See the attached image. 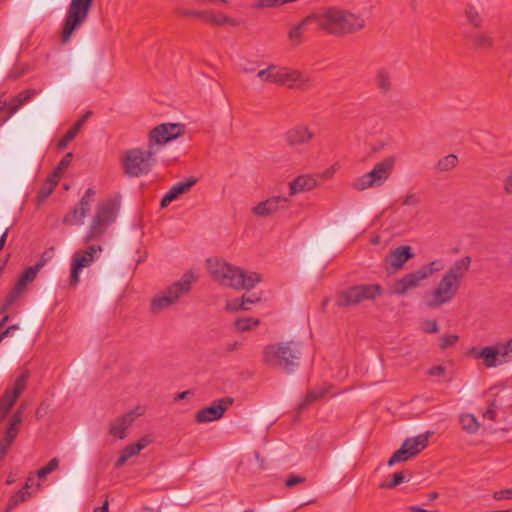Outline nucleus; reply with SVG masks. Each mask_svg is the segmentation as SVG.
I'll list each match as a JSON object with an SVG mask.
<instances>
[{
    "label": "nucleus",
    "instance_id": "f257e3e1",
    "mask_svg": "<svg viewBox=\"0 0 512 512\" xmlns=\"http://www.w3.org/2000/svg\"><path fill=\"white\" fill-rule=\"evenodd\" d=\"M185 126L180 123H162L154 127L149 133L148 150L140 148L130 149L123 159V168L130 177H139L148 174L155 163V145H165L181 137Z\"/></svg>",
    "mask_w": 512,
    "mask_h": 512
},
{
    "label": "nucleus",
    "instance_id": "f03ea898",
    "mask_svg": "<svg viewBox=\"0 0 512 512\" xmlns=\"http://www.w3.org/2000/svg\"><path fill=\"white\" fill-rule=\"evenodd\" d=\"M471 263V256H464L455 261L442 276L438 285L431 291L426 305L429 308H438L450 302L458 293Z\"/></svg>",
    "mask_w": 512,
    "mask_h": 512
},
{
    "label": "nucleus",
    "instance_id": "7ed1b4c3",
    "mask_svg": "<svg viewBox=\"0 0 512 512\" xmlns=\"http://www.w3.org/2000/svg\"><path fill=\"white\" fill-rule=\"evenodd\" d=\"M316 26L334 36L354 34L365 27V20L344 9L328 7L315 12Z\"/></svg>",
    "mask_w": 512,
    "mask_h": 512
},
{
    "label": "nucleus",
    "instance_id": "20e7f679",
    "mask_svg": "<svg viewBox=\"0 0 512 512\" xmlns=\"http://www.w3.org/2000/svg\"><path fill=\"white\" fill-rule=\"evenodd\" d=\"M207 267L212 277L222 285L237 290H249L261 281L260 274L246 273L244 270L226 263L222 259L210 258Z\"/></svg>",
    "mask_w": 512,
    "mask_h": 512
},
{
    "label": "nucleus",
    "instance_id": "39448f33",
    "mask_svg": "<svg viewBox=\"0 0 512 512\" xmlns=\"http://www.w3.org/2000/svg\"><path fill=\"white\" fill-rule=\"evenodd\" d=\"M301 352L293 341L267 345L263 351V359L272 367H280L291 373L299 366Z\"/></svg>",
    "mask_w": 512,
    "mask_h": 512
},
{
    "label": "nucleus",
    "instance_id": "423d86ee",
    "mask_svg": "<svg viewBox=\"0 0 512 512\" xmlns=\"http://www.w3.org/2000/svg\"><path fill=\"white\" fill-rule=\"evenodd\" d=\"M119 204L107 199L98 203L92 218L86 241L100 240L109 226L116 220Z\"/></svg>",
    "mask_w": 512,
    "mask_h": 512
},
{
    "label": "nucleus",
    "instance_id": "0eeeda50",
    "mask_svg": "<svg viewBox=\"0 0 512 512\" xmlns=\"http://www.w3.org/2000/svg\"><path fill=\"white\" fill-rule=\"evenodd\" d=\"M444 264L441 260H434L422 265L419 269L412 271L396 280L391 287V293L405 295L409 290L417 288L421 281L428 279L435 272L443 270Z\"/></svg>",
    "mask_w": 512,
    "mask_h": 512
},
{
    "label": "nucleus",
    "instance_id": "6e6552de",
    "mask_svg": "<svg viewBox=\"0 0 512 512\" xmlns=\"http://www.w3.org/2000/svg\"><path fill=\"white\" fill-rule=\"evenodd\" d=\"M196 279L195 275L189 271L182 278L169 286L165 291L157 294L151 302V310L159 312L170 307L180 297L191 290V284Z\"/></svg>",
    "mask_w": 512,
    "mask_h": 512
},
{
    "label": "nucleus",
    "instance_id": "1a4fd4ad",
    "mask_svg": "<svg viewBox=\"0 0 512 512\" xmlns=\"http://www.w3.org/2000/svg\"><path fill=\"white\" fill-rule=\"evenodd\" d=\"M93 2L94 0H71L63 24V42H67L73 32L86 21Z\"/></svg>",
    "mask_w": 512,
    "mask_h": 512
},
{
    "label": "nucleus",
    "instance_id": "9d476101",
    "mask_svg": "<svg viewBox=\"0 0 512 512\" xmlns=\"http://www.w3.org/2000/svg\"><path fill=\"white\" fill-rule=\"evenodd\" d=\"M29 376V370H24L16 378L13 385L5 389L0 398V422L8 416L20 395L26 390Z\"/></svg>",
    "mask_w": 512,
    "mask_h": 512
},
{
    "label": "nucleus",
    "instance_id": "9b49d317",
    "mask_svg": "<svg viewBox=\"0 0 512 512\" xmlns=\"http://www.w3.org/2000/svg\"><path fill=\"white\" fill-rule=\"evenodd\" d=\"M272 84L283 85L289 88L297 87L305 90L311 86L310 78L304 73L287 67L274 65Z\"/></svg>",
    "mask_w": 512,
    "mask_h": 512
},
{
    "label": "nucleus",
    "instance_id": "f8f14e48",
    "mask_svg": "<svg viewBox=\"0 0 512 512\" xmlns=\"http://www.w3.org/2000/svg\"><path fill=\"white\" fill-rule=\"evenodd\" d=\"M233 403L234 399L232 397L217 399L213 401L210 406H207L197 412L196 421L199 423H205L218 420Z\"/></svg>",
    "mask_w": 512,
    "mask_h": 512
},
{
    "label": "nucleus",
    "instance_id": "ddd939ff",
    "mask_svg": "<svg viewBox=\"0 0 512 512\" xmlns=\"http://www.w3.org/2000/svg\"><path fill=\"white\" fill-rule=\"evenodd\" d=\"M96 251H101V246H89L83 254L75 253L72 259L70 283L76 285L79 282L81 269L88 267L94 260Z\"/></svg>",
    "mask_w": 512,
    "mask_h": 512
},
{
    "label": "nucleus",
    "instance_id": "4468645a",
    "mask_svg": "<svg viewBox=\"0 0 512 512\" xmlns=\"http://www.w3.org/2000/svg\"><path fill=\"white\" fill-rule=\"evenodd\" d=\"M289 198L273 196L258 203L252 209V213L258 217H267L274 215L278 211L285 210L289 206Z\"/></svg>",
    "mask_w": 512,
    "mask_h": 512
},
{
    "label": "nucleus",
    "instance_id": "2eb2a0df",
    "mask_svg": "<svg viewBox=\"0 0 512 512\" xmlns=\"http://www.w3.org/2000/svg\"><path fill=\"white\" fill-rule=\"evenodd\" d=\"M181 16L185 17H198L207 23H211L214 25H225L229 24L235 26V21L229 16L223 13H215L211 10H191V9H182L179 11Z\"/></svg>",
    "mask_w": 512,
    "mask_h": 512
},
{
    "label": "nucleus",
    "instance_id": "dca6fc26",
    "mask_svg": "<svg viewBox=\"0 0 512 512\" xmlns=\"http://www.w3.org/2000/svg\"><path fill=\"white\" fill-rule=\"evenodd\" d=\"M314 136V132L308 126L297 124L286 131L284 139L288 146L295 148L308 144Z\"/></svg>",
    "mask_w": 512,
    "mask_h": 512
},
{
    "label": "nucleus",
    "instance_id": "f3484780",
    "mask_svg": "<svg viewBox=\"0 0 512 512\" xmlns=\"http://www.w3.org/2000/svg\"><path fill=\"white\" fill-rule=\"evenodd\" d=\"M465 39L475 50L488 51L495 45L494 38L488 32L478 30H467L464 34Z\"/></svg>",
    "mask_w": 512,
    "mask_h": 512
},
{
    "label": "nucleus",
    "instance_id": "a211bd4d",
    "mask_svg": "<svg viewBox=\"0 0 512 512\" xmlns=\"http://www.w3.org/2000/svg\"><path fill=\"white\" fill-rule=\"evenodd\" d=\"M467 354L475 359H482L486 368H493L502 365L496 345L486 346L481 349L472 347L468 350Z\"/></svg>",
    "mask_w": 512,
    "mask_h": 512
},
{
    "label": "nucleus",
    "instance_id": "6ab92c4d",
    "mask_svg": "<svg viewBox=\"0 0 512 512\" xmlns=\"http://www.w3.org/2000/svg\"><path fill=\"white\" fill-rule=\"evenodd\" d=\"M373 83L381 94H389L394 87L393 73L391 69L386 66L378 67L374 72Z\"/></svg>",
    "mask_w": 512,
    "mask_h": 512
},
{
    "label": "nucleus",
    "instance_id": "aec40b11",
    "mask_svg": "<svg viewBox=\"0 0 512 512\" xmlns=\"http://www.w3.org/2000/svg\"><path fill=\"white\" fill-rule=\"evenodd\" d=\"M196 183L197 178L192 176L186 179L185 181H181L173 185L161 199V208H166L172 201L176 200L180 195L187 193Z\"/></svg>",
    "mask_w": 512,
    "mask_h": 512
},
{
    "label": "nucleus",
    "instance_id": "412c9836",
    "mask_svg": "<svg viewBox=\"0 0 512 512\" xmlns=\"http://www.w3.org/2000/svg\"><path fill=\"white\" fill-rule=\"evenodd\" d=\"M413 257L414 253L412 252V248L407 245H402L391 251V253L386 258V262L394 269L398 270Z\"/></svg>",
    "mask_w": 512,
    "mask_h": 512
},
{
    "label": "nucleus",
    "instance_id": "4be33fe9",
    "mask_svg": "<svg viewBox=\"0 0 512 512\" xmlns=\"http://www.w3.org/2000/svg\"><path fill=\"white\" fill-rule=\"evenodd\" d=\"M135 420V411H129L128 413L118 417L114 422L111 423L109 428L110 435L123 439L126 437V429L131 426Z\"/></svg>",
    "mask_w": 512,
    "mask_h": 512
},
{
    "label": "nucleus",
    "instance_id": "5701e85b",
    "mask_svg": "<svg viewBox=\"0 0 512 512\" xmlns=\"http://www.w3.org/2000/svg\"><path fill=\"white\" fill-rule=\"evenodd\" d=\"M383 183L382 176L372 169L370 172L356 178L352 183V188L356 191H364L368 188L379 187Z\"/></svg>",
    "mask_w": 512,
    "mask_h": 512
},
{
    "label": "nucleus",
    "instance_id": "b1692460",
    "mask_svg": "<svg viewBox=\"0 0 512 512\" xmlns=\"http://www.w3.org/2000/svg\"><path fill=\"white\" fill-rule=\"evenodd\" d=\"M316 19L315 13H311L289 30L288 38L292 41L293 45L298 46L302 43L304 32L310 25H316Z\"/></svg>",
    "mask_w": 512,
    "mask_h": 512
},
{
    "label": "nucleus",
    "instance_id": "393cba45",
    "mask_svg": "<svg viewBox=\"0 0 512 512\" xmlns=\"http://www.w3.org/2000/svg\"><path fill=\"white\" fill-rule=\"evenodd\" d=\"M38 93V90L28 88L12 97L8 105V115L6 119L13 116L22 107V105L32 100L36 95H38Z\"/></svg>",
    "mask_w": 512,
    "mask_h": 512
},
{
    "label": "nucleus",
    "instance_id": "a878e982",
    "mask_svg": "<svg viewBox=\"0 0 512 512\" xmlns=\"http://www.w3.org/2000/svg\"><path fill=\"white\" fill-rule=\"evenodd\" d=\"M317 181L310 175H300L289 183V195H296L301 192L315 188Z\"/></svg>",
    "mask_w": 512,
    "mask_h": 512
},
{
    "label": "nucleus",
    "instance_id": "bb28decb",
    "mask_svg": "<svg viewBox=\"0 0 512 512\" xmlns=\"http://www.w3.org/2000/svg\"><path fill=\"white\" fill-rule=\"evenodd\" d=\"M463 14L467 25L471 27L469 30H478L483 27L484 18L474 5L467 4L464 8Z\"/></svg>",
    "mask_w": 512,
    "mask_h": 512
},
{
    "label": "nucleus",
    "instance_id": "cd10ccee",
    "mask_svg": "<svg viewBox=\"0 0 512 512\" xmlns=\"http://www.w3.org/2000/svg\"><path fill=\"white\" fill-rule=\"evenodd\" d=\"M432 432H425L412 438H407L404 443H407V448L412 452L410 455L416 456L428 446L429 438Z\"/></svg>",
    "mask_w": 512,
    "mask_h": 512
},
{
    "label": "nucleus",
    "instance_id": "c85d7f7f",
    "mask_svg": "<svg viewBox=\"0 0 512 512\" xmlns=\"http://www.w3.org/2000/svg\"><path fill=\"white\" fill-rule=\"evenodd\" d=\"M356 285L351 286L348 289L342 291L337 300L336 304L339 307H348L351 305H357L361 303L360 295L358 293Z\"/></svg>",
    "mask_w": 512,
    "mask_h": 512
},
{
    "label": "nucleus",
    "instance_id": "c756f323",
    "mask_svg": "<svg viewBox=\"0 0 512 512\" xmlns=\"http://www.w3.org/2000/svg\"><path fill=\"white\" fill-rule=\"evenodd\" d=\"M27 284L19 278L12 290L6 296L2 307L0 308L1 313L7 312L9 307L20 297V295L26 290Z\"/></svg>",
    "mask_w": 512,
    "mask_h": 512
},
{
    "label": "nucleus",
    "instance_id": "7c9ffc66",
    "mask_svg": "<svg viewBox=\"0 0 512 512\" xmlns=\"http://www.w3.org/2000/svg\"><path fill=\"white\" fill-rule=\"evenodd\" d=\"M358 293L360 295L361 302L365 300H374L381 296L383 288L379 284H360L356 285Z\"/></svg>",
    "mask_w": 512,
    "mask_h": 512
},
{
    "label": "nucleus",
    "instance_id": "2f4dec72",
    "mask_svg": "<svg viewBox=\"0 0 512 512\" xmlns=\"http://www.w3.org/2000/svg\"><path fill=\"white\" fill-rule=\"evenodd\" d=\"M22 420H19V416L18 415H12L10 420H9V423H8V426H7V429L5 431V435L2 439V441L10 445L13 444L14 440L16 439L19 431H20V426L22 424Z\"/></svg>",
    "mask_w": 512,
    "mask_h": 512
},
{
    "label": "nucleus",
    "instance_id": "473e14b6",
    "mask_svg": "<svg viewBox=\"0 0 512 512\" xmlns=\"http://www.w3.org/2000/svg\"><path fill=\"white\" fill-rule=\"evenodd\" d=\"M395 166V157L389 156L382 161L378 162L374 166V170L378 173V175L382 176V180L385 182L391 175Z\"/></svg>",
    "mask_w": 512,
    "mask_h": 512
},
{
    "label": "nucleus",
    "instance_id": "72a5a7b5",
    "mask_svg": "<svg viewBox=\"0 0 512 512\" xmlns=\"http://www.w3.org/2000/svg\"><path fill=\"white\" fill-rule=\"evenodd\" d=\"M327 391L328 389L323 387L309 390L300 402L298 409L300 411L306 410L313 402L321 399Z\"/></svg>",
    "mask_w": 512,
    "mask_h": 512
},
{
    "label": "nucleus",
    "instance_id": "f704fd0d",
    "mask_svg": "<svg viewBox=\"0 0 512 512\" xmlns=\"http://www.w3.org/2000/svg\"><path fill=\"white\" fill-rule=\"evenodd\" d=\"M459 421L462 429L469 434H475L480 427L477 418L473 414H461Z\"/></svg>",
    "mask_w": 512,
    "mask_h": 512
},
{
    "label": "nucleus",
    "instance_id": "c9c22d12",
    "mask_svg": "<svg viewBox=\"0 0 512 512\" xmlns=\"http://www.w3.org/2000/svg\"><path fill=\"white\" fill-rule=\"evenodd\" d=\"M86 217L84 210L75 206L69 213L63 217V224L65 225H80L83 224L84 218Z\"/></svg>",
    "mask_w": 512,
    "mask_h": 512
},
{
    "label": "nucleus",
    "instance_id": "e433bc0d",
    "mask_svg": "<svg viewBox=\"0 0 512 512\" xmlns=\"http://www.w3.org/2000/svg\"><path fill=\"white\" fill-rule=\"evenodd\" d=\"M46 259H44V256L38 261L35 265L30 266L26 268L20 278L26 283L29 284L35 280L37 277L38 272L41 270V268L45 265Z\"/></svg>",
    "mask_w": 512,
    "mask_h": 512
},
{
    "label": "nucleus",
    "instance_id": "4c0bfd02",
    "mask_svg": "<svg viewBox=\"0 0 512 512\" xmlns=\"http://www.w3.org/2000/svg\"><path fill=\"white\" fill-rule=\"evenodd\" d=\"M407 446V443H402L401 447L397 451H395L388 460V466H393L398 462H405L410 458L414 457V455H410V453L412 452L407 448Z\"/></svg>",
    "mask_w": 512,
    "mask_h": 512
},
{
    "label": "nucleus",
    "instance_id": "58836bf2",
    "mask_svg": "<svg viewBox=\"0 0 512 512\" xmlns=\"http://www.w3.org/2000/svg\"><path fill=\"white\" fill-rule=\"evenodd\" d=\"M260 324V320L254 317H240L235 320V328L239 332L250 331Z\"/></svg>",
    "mask_w": 512,
    "mask_h": 512
},
{
    "label": "nucleus",
    "instance_id": "ea45409f",
    "mask_svg": "<svg viewBox=\"0 0 512 512\" xmlns=\"http://www.w3.org/2000/svg\"><path fill=\"white\" fill-rule=\"evenodd\" d=\"M458 164V157L455 154H449L441 158L435 165V169L439 172L450 171Z\"/></svg>",
    "mask_w": 512,
    "mask_h": 512
},
{
    "label": "nucleus",
    "instance_id": "a19ab883",
    "mask_svg": "<svg viewBox=\"0 0 512 512\" xmlns=\"http://www.w3.org/2000/svg\"><path fill=\"white\" fill-rule=\"evenodd\" d=\"M495 345L499 352L501 364L509 362L512 359V338L507 342H498Z\"/></svg>",
    "mask_w": 512,
    "mask_h": 512
},
{
    "label": "nucleus",
    "instance_id": "79ce46f5",
    "mask_svg": "<svg viewBox=\"0 0 512 512\" xmlns=\"http://www.w3.org/2000/svg\"><path fill=\"white\" fill-rule=\"evenodd\" d=\"M148 444V441L144 438L140 439L136 443L130 444L126 446L122 453L129 459L132 456L137 455L141 450H143Z\"/></svg>",
    "mask_w": 512,
    "mask_h": 512
},
{
    "label": "nucleus",
    "instance_id": "37998d69",
    "mask_svg": "<svg viewBox=\"0 0 512 512\" xmlns=\"http://www.w3.org/2000/svg\"><path fill=\"white\" fill-rule=\"evenodd\" d=\"M291 2L292 0H256L252 7L256 9L275 8Z\"/></svg>",
    "mask_w": 512,
    "mask_h": 512
},
{
    "label": "nucleus",
    "instance_id": "c03bdc74",
    "mask_svg": "<svg viewBox=\"0 0 512 512\" xmlns=\"http://www.w3.org/2000/svg\"><path fill=\"white\" fill-rule=\"evenodd\" d=\"M95 194L96 192L93 188H88L77 205L80 209L84 210L85 215H87L88 211L90 210V205Z\"/></svg>",
    "mask_w": 512,
    "mask_h": 512
},
{
    "label": "nucleus",
    "instance_id": "a18cd8bd",
    "mask_svg": "<svg viewBox=\"0 0 512 512\" xmlns=\"http://www.w3.org/2000/svg\"><path fill=\"white\" fill-rule=\"evenodd\" d=\"M60 460L57 457L52 458L44 467L37 471L39 479L45 478L48 474L52 473L59 467Z\"/></svg>",
    "mask_w": 512,
    "mask_h": 512
},
{
    "label": "nucleus",
    "instance_id": "49530a36",
    "mask_svg": "<svg viewBox=\"0 0 512 512\" xmlns=\"http://www.w3.org/2000/svg\"><path fill=\"white\" fill-rule=\"evenodd\" d=\"M459 341V336L456 334L444 335L439 338V349L445 351L449 347L454 346Z\"/></svg>",
    "mask_w": 512,
    "mask_h": 512
},
{
    "label": "nucleus",
    "instance_id": "de8ad7c7",
    "mask_svg": "<svg viewBox=\"0 0 512 512\" xmlns=\"http://www.w3.org/2000/svg\"><path fill=\"white\" fill-rule=\"evenodd\" d=\"M78 135V132L71 127L58 141L57 148L59 150L65 149L68 144Z\"/></svg>",
    "mask_w": 512,
    "mask_h": 512
},
{
    "label": "nucleus",
    "instance_id": "09e8293b",
    "mask_svg": "<svg viewBox=\"0 0 512 512\" xmlns=\"http://www.w3.org/2000/svg\"><path fill=\"white\" fill-rule=\"evenodd\" d=\"M226 310L229 311H239V310H249L248 306H245L243 297L235 298L226 303Z\"/></svg>",
    "mask_w": 512,
    "mask_h": 512
},
{
    "label": "nucleus",
    "instance_id": "8fccbe9b",
    "mask_svg": "<svg viewBox=\"0 0 512 512\" xmlns=\"http://www.w3.org/2000/svg\"><path fill=\"white\" fill-rule=\"evenodd\" d=\"M405 480L404 472H396L393 474V478L390 482L381 483L380 488H395L396 486L403 483Z\"/></svg>",
    "mask_w": 512,
    "mask_h": 512
},
{
    "label": "nucleus",
    "instance_id": "3c124183",
    "mask_svg": "<svg viewBox=\"0 0 512 512\" xmlns=\"http://www.w3.org/2000/svg\"><path fill=\"white\" fill-rule=\"evenodd\" d=\"M29 484L26 483L25 487L17 491L15 494L11 496V499L14 500L18 505L25 502L29 497L30 493L28 491Z\"/></svg>",
    "mask_w": 512,
    "mask_h": 512
},
{
    "label": "nucleus",
    "instance_id": "603ef678",
    "mask_svg": "<svg viewBox=\"0 0 512 512\" xmlns=\"http://www.w3.org/2000/svg\"><path fill=\"white\" fill-rule=\"evenodd\" d=\"M73 158V153L68 152L65 154V156L61 159V161L58 163V165L54 168L56 170V174L61 173L62 175L66 172L68 169L71 160Z\"/></svg>",
    "mask_w": 512,
    "mask_h": 512
},
{
    "label": "nucleus",
    "instance_id": "864d4df0",
    "mask_svg": "<svg viewBox=\"0 0 512 512\" xmlns=\"http://www.w3.org/2000/svg\"><path fill=\"white\" fill-rule=\"evenodd\" d=\"M54 190L55 187L45 182L42 188L38 191V202H43L47 197H49L53 193Z\"/></svg>",
    "mask_w": 512,
    "mask_h": 512
},
{
    "label": "nucleus",
    "instance_id": "5fc2aeb1",
    "mask_svg": "<svg viewBox=\"0 0 512 512\" xmlns=\"http://www.w3.org/2000/svg\"><path fill=\"white\" fill-rule=\"evenodd\" d=\"M274 64L268 65L266 69L260 70L257 76L263 81L267 83H272V74L274 72Z\"/></svg>",
    "mask_w": 512,
    "mask_h": 512
},
{
    "label": "nucleus",
    "instance_id": "6e6d98bb",
    "mask_svg": "<svg viewBox=\"0 0 512 512\" xmlns=\"http://www.w3.org/2000/svg\"><path fill=\"white\" fill-rule=\"evenodd\" d=\"M422 329L425 333L433 334L439 331V326L436 320H427L423 323Z\"/></svg>",
    "mask_w": 512,
    "mask_h": 512
},
{
    "label": "nucleus",
    "instance_id": "4d7b16f0",
    "mask_svg": "<svg viewBox=\"0 0 512 512\" xmlns=\"http://www.w3.org/2000/svg\"><path fill=\"white\" fill-rule=\"evenodd\" d=\"M305 478L302 477V476H299V475H295V474H291L287 477V479L285 480V485L288 487V488H292L300 483H303L305 482Z\"/></svg>",
    "mask_w": 512,
    "mask_h": 512
},
{
    "label": "nucleus",
    "instance_id": "13d9d810",
    "mask_svg": "<svg viewBox=\"0 0 512 512\" xmlns=\"http://www.w3.org/2000/svg\"><path fill=\"white\" fill-rule=\"evenodd\" d=\"M493 498L495 500L512 499V488H507L494 492Z\"/></svg>",
    "mask_w": 512,
    "mask_h": 512
},
{
    "label": "nucleus",
    "instance_id": "bf43d9fd",
    "mask_svg": "<svg viewBox=\"0 0 512 512\" xmlns=\"http://www.w3.org/2000/svg\"><path fill=\"white\" fill-rule=\"evenodd\" d=\"M92 115V112L91 111H88L86 112L85 114H83L81 116V118L79 120H77L73 125L72 127L74 128V130H76L78 133L81 131L83 125L85 124V122L89 119V117Z\"/></svg>",
    "mask_w": 512,
    "mask_h": 512
},
{
    "label": "nucleus",
    "instance_id": "052dcab7",
    "mask_svg": "<svg viewBox=\"0 0 512 512\" xmlns=\"http://www.w3.org/2000/svg\"><path fill=\"white\" fill-rule=\"evenodd\" d=\"M92 115V112L91 111H88L86 112L85 114H83L81 116V118L79 120H77L73 125L72 127L74 128V130H76L78 133L81 131L83 125L85 124V122L89 119V117Z\"/></svg>",
    "mask_w": 512,
    "mask_h": 512
},
{
    "label": "nucleus",
    "instance_id": "680f3d73",
    "mask_svg": "<svg viewBox=\"0 0 512 512\" xmlns=\"http://www.w3.org/2000/svg\"><path fill=\"white\" fill-rule=\"evenodd\" d=\"M92 115V112L91 111H88L86 112L85 114H83L81 116V118L79 120H77L73 125L72 127L74 128V130H76L78 133L81 131L83 125L85 124V122L89 119V117Z\"/></svg>",
    "mask_w": 512,
    "mask_h": 512
},
{
    "label": "nucleus",
    "instance_id": "e2e57ef3",
    "mask_svg": "<svg viewBox=\"0 0 512 512\" xmlns=\"http://www.w3.org/2000/svg\"><path fill=\"white\" fill-rule=\"evenodd\" d=\"M446 368L443 365L432 366L428 369L427 374L432 377H438L444 375Z\"/></svg>",
    "mask_w": 512,
    "mask_h": 512
},
{
    "label": "nucleus",
    "instance_id": "0e129e2a",
    "mask_svg": "<svg viewBox=\"0 0 512 512\" xmlns=\"http://www.w3.org/2000/svg\"><path fill=\"white\" fill-rule=\"evenodd\" d=\"M62 177V174L58 172L56 174V170L54 169L52 173H50L47 177L46 183L51 184L53 187L56 188L60 178Z\"/></svg>",
    "mask_w": 512,
    "mask_h": 512
},
{
    "label": "nucleus",
    "instance_id": "69168bd1",
    "mask_svg": "<svg viewBox=\"0 0 512 512\" xmlns=\"http://www.w3.org/2000/svg\"><path fill=\"white\" fill-rule=\"evenodd\" d=\"M418 203H419V199L417 198V196L415 194H407L402 201V205H404V206L415 205Z\"/></svg>",
    "mask_w": 512,
    "mask_h": 512
},
{
    "label": "nucleus",
    "instance_id": "338daca9",
    "mask_svg": "<svg viewBox=\"0 0 512 512\" xmlns=\"http://www.w3.org/2000/svg\"><path fill=\"white\" fill-rule=\"evenodd\" d=\"M494 402H492L490 404V406L488 407V409L483 413V417L486 418V419H489V420H492L494 421L495 418H496V411L494 410Z\"/></svg>",
    "mask_w": 512,
    "mask_h": 512
},
{
    "label": "nucleus",
    "instance_id": "774afa93",
    "mask_svg": "<svg viewBox=\"0 0 512 512\" xmlns=\"http://www.w3.org/2000/svg\"><path fill=\"white\" fill-rule=\"evenodd\" d=\"M17 329H19V326H18L17 324H14V325H10V326H8L4 331H2V332L0 333V342H1L4 338H6V337L10 336V335H11V333H12L14 330H17Z\"/></svg>",
    "mask_w": 512,
    "mask_h": 512
}]
</instances>
